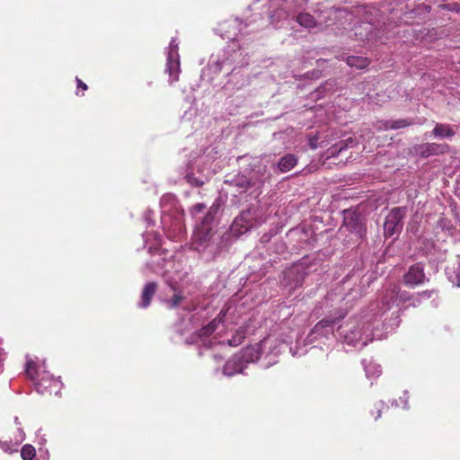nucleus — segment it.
<instances>
[{
	"mask_svg": "<svg viewBox=\"0 0 460 460\" xmlns=\"http://www.w3.org/2000/svg\"><path fill=\"white\" fill-rule=\"evenodd\" d=\"M266 341H269V342H268V344H267V347H266V348H268V347H269V348H271V345H269V344H270V341L269 339H267Z\"/></svg>",
	"mask_w": 460,
	"mask_h": 460,
	"instance_id": "nucleus-50",
	"label": "nucleus"
},
{
	"mask_svg": "<svg viewBox=\"0 0 460 460\" xmlns=\"http://www.w3.org/2000/svg\"><path fill=\"white\" fill-rule=\"evenodd\" d=\"M447 8L449 10V11H452V12H456V13H458L460 12V7L458 5V4H448L446 5Z\"/></svg>",
	"mask_w": 460,
	"mask_h": 460,
	"instance_id": "nucleus-34",
	"label": "nucleus"
},
{
	"mask_svg": "<svg viewBox=\"0 0 460 460\" xmlns=\"http://www.w3.org/2000/svg\"><path fill=\"white\" fill-rule=\"evenodd\" d=\"M205 208H206L205 204L197 203L190 208V214L193 217H196L199 214L203 213Z\"/></svg>",
	"mask_w": 460,
	"mask_h": 460,
	"instance_id": "nucleus-29",
	"label": "nucleus"
},
{
	"mask_svg": "<svg viewBox=\"0 0 460 460\" xmlns=\"http://www.w3.org/2000/svg\"><path fill=\"white\" fill-rule=\"evenodd\" d=\"M27 376L34 382L38 393L44 394L46 393L58 395L62 388V383L58 378H55L46 370H40L32 360H27L26 369Z\"/></svg>",
	"mask_w": 460,
	"mask_h": 460,
	"instance_id": "nucleus-8",
	"label": "nucleus"
},
{
	"mask_svg": "<svg viewBox=\"0 0 460 460\" xmlns=\"http://www.w3.org/2000/svg\"><path fill=\"white\" fill-rule=\"evenodd\" d=\"M152 214L153 212L150 210H147L144 215V219L147 223L148 226L154 225V221L152 220Z\"/></svg>",
	"mask_w": 460,
	"mask_h": 460,
	"instance_id": "nucleus-32",
	"label": "nucleus"
},
{
	"mask_svg": "<svg viewBox=\"0 0 460 460\" xmlns=\"http://www.w3.org/2000/svg\"><path fill=\"white\" fill-rule=\"evenodd\" d=\"M456 126L437 123L432 130V135L437 138H449L455 136Z\"/></svg>",
	"mask_w": 460,
	"mask_h": 460,
	"instance_id": "nucleus-18",
	"label": "nucleus"
},
{
	"mask_svg": "<svg viewBox=\"0 0 460 460\" xmlns=\"http://www.w3.org/2000/svg\"><path fill=\"white\" fill-rule=\"evenodd\" d=\"M456 280L457 282V286L460 287V262L456 270Z\"/></svg>",
	"mask_w": 460,
	"mask_h": 460,
	"instance_id": "nucleus-36",
	"label": "nucleus"
},
{
	"mask_svg": "<svg viewBox=\"0 0 460 460\" xmlns=\"http://www.w3.org/2000/svg\"><path fill=\"white\" fill-rule=\"evenodd\" d=\"M296 164V156L292 154H288L279 160L276 164V170L281 173H285L293 169Z\"/></svg>",
	"mask_w": 460,
	"mask_h": 460,
	"instance_id": "nucleus-19",
	"label": "nucleus"
},
{
	"mask_svg": "<svg viewBox=\"0 0 460 460\" xmlns=\"http://www.w3.org/2000/svg\"><path fill=\"white\" fill-rule=\"evenodd\" d=\"M290 351L292 352L293 356H301L305 353L306 350L299 351V350H294L293 348H290Z\"/></svg>",
	"mask_w": 460,
	"mask_h": 460,
	"instance_id": "nucleus-40",
	"label": "nucleus"
},
{
	"mask_svg": "<svg viewBox=\"0 0 460 460\" xmlns=\"http://www.w3.org/2000/svg\"><path fill=\"white\" fill-rule=\"evenodd\" d=\"M76 82H77L78 88H81L83 91H85L87 89V85L84 82H82L79 78H76Z\"/></svg>",
	"mask_w": 460,
	"mask_h": 460,
	"instance_id": "nucleus-37",
	"label": "nucleus"
},
{
	"mask_svg": "<svg viewBox=\"0 0 460 460\" xmlns=\"http://www.w3.org/2000/svg\"><path fill=\"white\" fill-rule=\"evenodd\" d=\"M372 38H373L372 32H369L368 34L366 35V40H370Z\"/></svg>",
	"mask_w": 460,
	"mask_h": 460,
	"instance_id": "nucleus-43",
	"label": "nucleus"
},
{
	"mask_svg": "<svg viewBox=\"0 0 460 460\" xmlns=\"http://www.w3.org/2000/svg\"><path fill=\"white\" fill-rule=\"evenodd\" d=\"M228 311L229 308L226 310L222 309L214 320L193 333L190 340H187V342L198 345L200 355L203 354V349H211L216 344H227L231 347H236L243 341L245 334L242 328L236 330L231 339H219L218 336H221L222 331L226 329Z\"/></svg>",
	"mask_w": 460,
	"mask_h": 460,
	"instance_id": "nucleus-4",
	"label": "nucleus"
},
{
	"mask_svg": "<svg viewBox=\"0 0 460 460\" xmlns=\"http://www.w3.org/2000/svg\"><path fill=\"white\" fill-rule=\"evenodd\" d=\"M341 12L342 11L341 9L332 8L330 10V14L334 15V16H338V14L341 13Z\"/></svg>",
	"mask_w": 460,
	"mask_h": 460,
	"instance_id": "nucleus-39",
	"label": "nucleus"
},
{
	"mask_svg": "<svg viewBox=\"0 0 460 460\" xmlns=\"http://www.w3.org/2000/svg\"><path fill=\"white\" fill-rule=\"evenodd\" d=\"M399 325V321H398V316H396L394 319V323L390 328V330H393L394 327H397Z\"/></svg>",
	"mask_w": 460,
	"mask_h": 460,
	"instance_id": "nucleus-42",
	"label": "nucleus"
},
{
	"mask_svg": "<svg viewBox=\"0 0 460 460\" xmlns=\"http://www.w3.org/2000/svg\"><path fill=\"white\" fill-rule=\"evenodd\" d=\"M240 365H232L231 367V370H234L235 368H237Z\"/></svg>",
	"mask_w": 460,
	"mask_h": 460,
	"instance_id": "nucleus-47",
	"label": "nucleus"
},
{
	"mask_svg": "<svg viewBox=\"0 0 460 460\" xmlns=\"http://www.w3.org/2000/svg\"><path fill=\"white\" fill-rule=\"evenodd\" d=\"M179 42L177 39L172 38L169 46L165 49L167 56L166 58V72L169 74L170 83L176 82L179 78L181 71L180 67V56H179Z\"/></svg>",
	"mask_w": 460,
	"mask_h": 460,
	"instance_id": "nucleus-13",
	"label": "nucleus"
},
{
	"mask_svg": "<svg viewBox=\"0 0 460 460\" xmlns=\"http://www.w3.org/2000/svg\"><path fill=\"white\" fill-rule=\"evenodd\" d=\"M406 216V208L398 207L393 208L385 217L384 231L385 236H393L402 229V219Z\"/></svg>",
	"mask_w": 460,
	"mask_h": 460,
	"instance_id": "nucleus-14",
	"label": "nucleus"
},
{
	"mask_svg": "<svg viewBox=\"0 0 460 460\" xmlns=\"http://www.w3.org/2000/svg\"><path fill=\"white\" fill-rule=\"evenodd\" d=\"M424 266L421 263H416L410 267L404 275V281L409 286H416L424 282Z\"/></svg>",
	"mask_w": 460,
	"mask_h": 460,
	"instance_id": "nucleus-15",
	"label": "nucleus"
},
{
	"mask_svg": "<svg viewBox=\"0 0 460 460\" xmlns=\"http://www.w3.org/2000/svg\"><path fill=\"white\" fill-rule=\"evenodd\" d=\"M218 206L213 204L194 230L191 246L204 260H213L221 250V237L216 230Z\"/></svg>",
	"mask_w": 460,
	"mask_h": 460,
	"instance_id": "nucleus-3",
	"label": "nucleus"
},
{
	"mask_svg": "<svg viewBox=\"0 0 460 460\" xmlns=\"http://www.w3.org/2000/svg\"><path fill=\"white\" fill-rule=\"evenodd\" d=\"M405 301L407 299L403 293L399 294L397 288L386 289L382 298V308L379 302L373 303L359 315L349 318L337 327L339 338L346 344L359 349L364 348L369 341L375 339H382L383 333L378 330V316L390 308V303L395 299Z\"/></svg>",
	"mask_w": 460,
	"mask_h": 460,
	"instance_id": "nucleus-1",
	"label": "nucleus"
},
{
	"mask_svg": "<svg viewBox=\"0 0 460 460\" xmlns=\"http://www.w3.org/2000/svg\"><path fill=\"white\" fill-rule=\"evenodd\" d=\"M281 345L279 342H278V344H276L274 346V348L272 349L271 352L273 355L277 356L279 352H280V349L279 348V346Z\"/></svg>",
	"mask_w": 460,
	"mask_h": 460,
	"instance_id": "nucleus-38",
	"label": "nucleus"
},
{
	"mask_svg": "<svg viewBox=\"0 0 460 460\" xmlns=\"http://www.w3.org/2000/svg\"><path fill=\"white\" fill-rule=\"evenodd\" d=\"M409 123L404 119L387 121L385 124V128L390 129H398L408 126Z\"/></svg>",
	"mask_w": 460,
	"mask_h": 460,
	"instance_id": "nucleus-28",
	"label": "nucleus"
},
{
	"mask_svg": "<svg viewBox=\"0 0 460 460\" xmlns=\"http://www.w3.org/2000/svg\"><path fill=\"white\" fill-rule=\"evenodd\" d=\"M333 296L332 293H329L325 297L324 304L328 305L329 300H333Z\"/></svg>",
	"mask_w": 460,
	"mask_h": 460,
	"instance_id": "nucleus-41",
	"label": "nucleus"
},
{
	"mask_svg": "<svg viewBox=\"0 0 460 460\" xmlns=\"http://www.w3.org/2000/svg\"><path fill=\"white\" fill-rule=\"evenodd\" d=\"M217 31L223 38L232 40V44L221 55L211 58L208 64L209 69L217 74L221 72L223 68L234 64L235 66L228 75V84L233 82L234 87L240 89L248 82L247 77L241 75L240 70H237V66L248 64L246 58L243 57V53L235 50L236 42L240 40L239 34L243 31V22L238 18L230 19L219 24Z\"/></svg>",
	"mask_w": 460,
	"mask_h": 460,
	"instance_id": "nucleus-2",
	"label": "nucleus"
},
{
	"mask_svg": "<svg viewBox=\"0 0 460 460\" xmlns=\"http://www.w3.org/2000/svg\"><path fill=\"white\" fill-rule=\"evenodd\" d=\"M269 341H262L261 343L248 346L238 354L234 355L226 361L223 368V374L232 376L243 373L248 363L255 362L261 355L262 349H266Z\"/></svg>",
	"mask_w": 460,
	"mask_h": 460,
	"instance_id": "nucleus-7",
	"label": "nucleus"
},
{
	"mask_svg": "<svg viewBox=\"0 0 460 460\" xmlns=\"http://www.w3.org/2000/svg\"><path fill=\"white\" fill-rule=\"evenodd\" d=\"M157 285L155 282H148L145 285L143 288L142 293H141V299L138 304V306L141 308H146L152 300V297L154 296L155 293L156 292Z\"/></svg>",
	"mask_w": 460,
	"mask_h": 460,
	"instance_id": "nucleus-17",
	"label": "nucleus"
},
{
	"mask_svg": "<svg viewBox=\"0 0 460 460\" xmlns=\"http://www.w3.org/2000/svg\"><path fill=\"white\" fill-rule=\"evenodd\" d=\"M162 224L168 238L178 241L185 233L183 211L180 209L175 197L172 194L161 198Z\"/></svg>",
	"mask_w": 460,
	"mask_h": 460,
	"instance_id": "nucleus-6",
	"label": "nucleus"
},
{
	"mask_svg": "<svg viewBox=\"0 0 460 460\" xmlns=\"http://www.w3.org/2000/svg\"><path fill=\"white\" fill-rule=\"evenodd\" d=\"M447 148V146L446 145L437 143H426L420 145L418 147H416V151L421 156L429 157L430 155L443 154Z\"/></svg>",
	"mask_w": 460,
	"mask_h": 460,
	"instance_id": "nucleus-16",
	"label": "nucleus"
},
{
	"mask_svg": "<svg viewBox=\"0 0 460 460\" xmlns=\"http://www.w3.org/2000/svg\"><path fill=\"white\" fill-rule=\"evenodd\" d=\"M257 209L249 208L243 211L233 222L231 230L234 235H241L252 227L261 225V221L257 218Z\"/></svg>",
	"mask_w": 460,
	"mask_h": 460,
	"instance_id": "nucleus-12",
	"label": "nucleus"
},
{
	"mask_svg": "<svg viewBox=\"0 0 460 460\" xmlns=\"http://www.w3.org/2000/svg\"><path fill=\"white\" fill-rule=\"evenodd\" d=\"M198 172L199 173V176H195L193 169L188 168V172L185 174V179L190 184L194 186H199L202 185L208 179L207 175H205L201 171H199V169L198 170Z\"/></svg>",
	"mask_w": 460,
	"mask_h": 460,
	"instance_id": "nucleus-23",
	"label": "nucleus"
},
{
	"mask_svg": "<svg viewBox=\"0 0 460 460\" xmlns=\"http://www.w3.org/2000/svg\"><path fill=\"white\" fill-rule=\"evenodd\" d=\"M408 399H409L408 392L405 391L403 397H401V400L403 402V409H405V410L409 409Z\"/></svg>",
	"mask_w": 460,
	"mask_h": 460,
	"instance_id": "nucleus-35",
	"label": "nucleus"
},
{
	"mask_svg": "<svg viewBox=\"0 0 460 460\" xmlns=\"http://www.w3.org/2000/svg\"><path fill=\"white\" fill-rule=\"evenodd\" d=\"M433 294V291L432 290H426V291H423L421 293H419L417 295V297L415 298L416 302L418 304H420V300L421 298H424V299H428L429 297H431V295Z\"/></svg>",
	"mask_w": 460,
	"mask_h": 460,
	"instance_id": "nucleus-30",
	"label": "nucleus"
},
{
	"mask_svg": "<svg viewBox=\"0 0 460 460\" xmlns=\"http://www.w3.org/2000/svg\"><path fill=\"white\" fill-rule=\"evenodd\" d=\"M346 62L348 66L358 69H363L369 65V60L360 56H349L346 58Z\"/></svg>",
	"mask_w": 460,
	"mask_h": 460,
	"instance_id": "nucleus-24",
	"label": "nucleus"
},
{
	"mask_svg": "<svg viewBox=\"0 0 460 460\" xmlns=\"http://www.w3.org/2000/svg\"><path fill=\"white\" fill-rule=\"evenodd\" d=\"M349 296H352V298H355V297H356V296H354V295H352V294H348V295H347V299H348V300H349ZM344 299H346V297H345Z\"/></svg>",
	"mask_w": 460,
	"mask_h": 460,
	"instance_id": "nucleus-48",
	"label": "nucleus"
},
{
	"mask_svg": "<svg viewBox=\"0 0 460 460\" xmlns=\"http://www.w3.org/2000/svg\"><path fill=\"white\" fill-rule=\"evenodd\" d=\"M392 405L395 406V407H398L399 404H398V402L396 400H393L392 401Z\"/></svg>",
	"mask_w": 460,
	"mask_h": 460,
	"instance_id": "nucleus-45",
	"label": "nucleus"
},
{
	"mask_svg": "<svg viewBox=\"0 0 460 460\" xmlns=\"http://www.w3.org/2000/svg\"><path fill=\"white\" fill-rule=\"evenodd\" d=\"M270 178V172L267 169L266 165H259L258 169L254 171L253 176L248 180L244 175H234L228 177L225 180V183L237 189L239 194L247 192L252 186L259 189L261 184L269 181Z\"/></svg>",
	"mask_w": 460,
	"mask_h": 460,
	"instance_id": "nucleus-9",
	"label": "nucleus"
},
{
	"mask_svg": "<svg viewBox=\"0 0 460 460\" xmlns=\"http://www.w3.org/2000/svg\"><path fill=\"white\" fill-rule=\"evenodd\" d=\"M344 226L351 232L359 233L361 225L359 217L356 213H349L344 217Z\"/></svg>",
	"mask_w": 460,
	"mask_h": 460,
	"instance_id": "nucleus-21",
	"label": "nucleus"
},
{
	"mask_svg": "<svg viewBox=\"0 0 460 460\" xmlns=\"http://www.w3.org/2000/svg\"><path fill=\"white\" fill-rule=\"evenodd\" d=\"M297 23L308 30L317 27L318 22L315 21L314 16L308 13H300L296 16Z\"/></svg>",
	"mask_w": 460,
	"mask_h": 460,
	"instance_id": "nucleus-22",
	"label": "nucleus"
},
{
	"mask_svg": "<svg viewBox=\"0 0 460 460\" xmlns=\"http://www.w3.org/2000/svg\"><path fill=\"white\" fill-rule=\"evenodd\" d=\"M165 267L166 270L162 274L168 286V290L164 293V302L170 309L179 306L185 308L183 304L187 300V296L183 294V289L188 283L189 272L180 269V264L176 266L173 261H167Z\"/></svg>",
	"mask_w": 460,
	"mask_h": 460,
	"instance_id": "nucleus-5",
	"label": "nucleus"
},
{
	"mask_svg": "<svg viewBox=\"0 0 460 460\" xmlns=\"http://www.w3.org/2000/svg\"><path fill=\"white\" fill-rule=\"evenodd\" d=\"M145 246L147 248L148 252H157L162 249V239L155 233H146L144 235Z\"/></svg>",
	"mask_w": 460,
	"mask_h": 460,
	"instance_id": "nucleus-20",
	"label": "nucleus"
},
{
	"mask_svg": "<svg viewBox=\"0 0 460 460\" xmlns=\"http://www.w3.org/2000/svg\"><path fill=\"white\" fill-rule=\"evenodd\" d=\"M5 359V353L3 349L0 348V373L4 370V361Z\"/></svg>",
	"mask_w": 460,
	"mask_h": 460,
	"instance_id": "nucleus-33",
	"label": "nucleus"
},
{
	"mask_svg": "<svg viewBox=\"0 0 460 460\" xmlns=\"http://www.w3.org/2000/svg\"><path fill=\"white\" fill-rule=\"evenodd\" d=\"M384 327L385 328V331L388 332H389V330H388V329H389V327L387 326V323H385V324H384Z\"/></svg>",
	"mask_w": 460,
	"mask_h": 460,
	"instance_id": "nucleus-49",
	"label": "nucleus"
},
{
	"mask_svg": "<svg viewBox=\"0 0 460 460\" xmlns=\"http://www.w3.org/2000/svg\"><path fill=\"white\" fill-rule=\"evenodd\" d=\"M35 448L31 445H24L21 450V456L23 460H31L35 456Z\"/></svg>",
	"mask_w": 460,
	"mask_h": 460,
	"instance_id": "nucleus-26",
	"label": "nucleus"
},
{
	"mask_svg": "<svg viewBox=\"0 0 460 460\" xmlns=\"http://www.w3.org/2000/svg\"><path fill=\"white\" fill-rule=\"evenodd\" d=\"M366 29L372 28V25L369 22L364 23Z\"/></svg>",
	"mask_w": 460,
	"mask_h": 460,
	"instance_id": "nucleus-46",
	"label": "nucleus"
},
{
	"mask_svg": "<svg viewBox=\"0 0 460 460\" xmlns=\"http://www.w3.org/2000/svg\"><path fill=\"white\" fill-rule=\"evenodd\" d=\"M250 25H251V22H246V23L244 24V27H248V26H250Z\"/></svg>",
	"mask_w": 460,
	"mask_h": 460,
	"instance_id": "nucleus-51",
	"label": "nucleus"
},
{
	"mask_svg": "<svg viewBox=\"0 0 460 460\" xmlns=\"http://www.w3.org/2000/svg\"><path fill=\"white\" fill-rule=\"evenodd\" d=\"M385 407L388 408L383 401H380L376 405V411H377V415L375 417V420H377V419H379L381 417L382 411L385 409Z\"/></svg>",
	"mask_w": 460,
	"mask_h": 460,
	"instance_id": "nucleus-31",
	"label": "nucleus"
},
{
	"mask_svg": "<svg viewBox=\"0 0 460 460\" xmlns=\"http://www.w3.org/2000/svg\"><path fill=\"white\" fill-rule=\"evenodd\" d=\"M345 314L346 313H341L338 316L328 317L318 322L306 336L305 342L307 344L325 343V341L332 340L336 325Z\"/></svg>",
	"mask_w": 460,
	"mask_h": 460,
	"instance_id": "nucleus-10",
	"label": "nucleus"
},
{
	"mask_svg": "<svg viewBox=\"0 0 460 460\" xmlns=\"http://www.w3.org/2000/svg\"><path fill=\"white\" fill-rule=\"evenodd\" d=\"M214 358L217 360V361H220L223 358L221 356H218L217 354H215L214 355Z\"/></svg>",
	"mask_w": 460,
	"mask_h": 460,
	"instance_id": "nucleus-44",
	"label": "nucleus"
},
{
	"mask_svg": "<svg viewBox=\"0 0 460 460\" xmlns=\"http://www.w3.org/2000/svg\"><path fill=\"white\" fill-rule=\"evenodd\" d=\"M367 378L378 376L381 373V367L372 361L367 362V359L362 361Z\"/></svg>",
	"mask_w": 460,
	"mask_h": 460,
	"instance_id": "nucleus-25",
	"label": "nucleus"
},
{
	"mask_svg": "<svg viewBox=\"0 0 460 460\" xmlns=\"http://www.w3.org/2000/svg\"><path fill=\"white\" fill-rule=\"evenodd\" d=\"M353 143L354 141L351 137L348 138L345 142H340L339 144L332 147L331 155H334L336 154L341 153L344 148H347L349 146H351Z\"/></svg>",
	"mask_w": 460,
	"mask_h": 460,
	"instance_id": "nucleus-27",
	"label": "nucleus"
},
{
	"mask_svg": "<svg viewBox=\"0 0 460 460\" xmlns=\"http://www.w3.org/2000/svg\"><path fill=\"white\" fill-rule=\"evenodd\" d=\"M304 0H269L267 13L270 22L277 25L296 12L297 7L302 6Z\"/></svg>",
	"mask_w": 460,
	"mask_h": 460,
	"instance_id": "nucleus-11",
	"label": "nucleus"
}]
</instances>
